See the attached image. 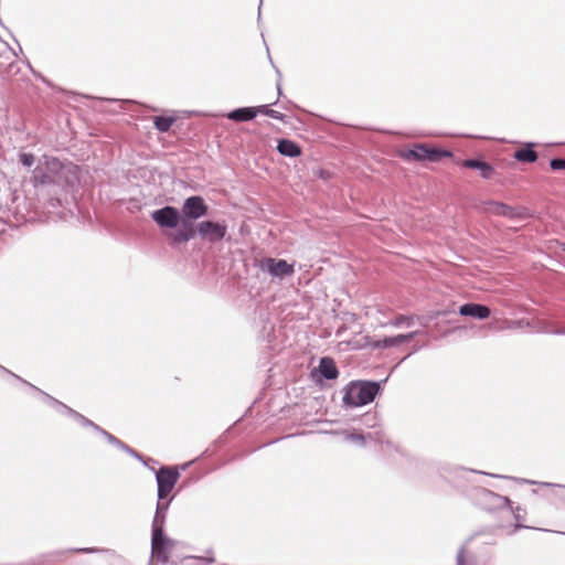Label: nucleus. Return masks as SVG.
<instances>
[{"label":"nucleus","instance_id":"28","mask_svg":"<svg viewBox=\"0 0 565 565\" xmlns=\"http://www.w3.org/2000/svg\"><path fill=\"white\" fill-rule=\"evenodd\" d=\"M550 167L553 170H565V159L554 158L550 161Z\"/></svg>","mask_w":565,"mask_h":565},{"label":"nucleus","instance_id":"20","mask_svg":"<svg viewBox=\"0 0 565 565\" xmlns=\"http://www.w3.org/2000/svg\"><path fill=\"white\" fill-rule=\"evenodd\" d=\"M530 216L527 209L525 207H513L508 205V211L505 212V217L511 220H524Z\"/></svg>","mask_w":565,"mask_h":565},{"label":"nucleus","instance_id":"38","mask_svg":"<svg viewBox=\"0 0 565 565\" xmlns=\"http://www.w3.org/2000/svg\"><path fill=\"white\" fill-rule=\"evenodd\" d=\"M544 487H561L559 484L551 483V482H542L541 483Z\"/></svg>","mask_w":565,"mask_h":565},{"label":"nucleus","instance_id":"41","mask_svg":"<svg viewBox=\"0 0 565 565\" xmlns=\"http://www.w3.org/2000/svg\"><path fill=\"white\" fill-rule=\"evenodd\" d=\"M519 511H520V508L516 509V513L514 514L516 521H519V519L521 516V513H519Z\"/></svg>","mask_w":565,"mask_h":565},{"label":"nucleus","instance_id":"6","mask_svg":"<svg viewBox=\"0 0 565 565\" xmlns=\"http://www.w3.org/2000/svg\"><path fill=\"white\" fill-rule=\"evenodd\" d=\"M260 269L267 271L271 277L280 279L291 276L295 271L292 264H288L285 259L273 257L264 258L260 262Z\"/></svg>","mask_w":565,"mask_h":565},{"label":"nucleus","instance_id":"24","mask_svg":"<svg viewBox=\"0 0 565 565\" xmlns=\"http://www.w3.org/2000/svg\"><path fill=\"white\" fill-rule=\"evenodd\" d=\"M98 435L103 436L109 444L116 446L121 450L128 449V446L126 444H124L121 440H119L117 437L106 431L105 429H102V431Z\"/></svg>","mask_w":565,"mask_h":565},{"label":"nucleus","instance_id":"36","mask_svg":"<svg viewBox=\"0 0 565 565\" xmlns=\"http://www.w3.org/2000/svg\"><path fill=\"white\" fill-rule=\"evenodd\" d=\"M463 556H465V548H463V547H461V548L459 550V552H458V555H457V559H458V563H459V564H462V562H463Z\"/></svg>","mask_w":565,"mask_h":565},{"label":"nucleus","instance_id":"12","mask_svg":"<svg viewBox=\"0 0 565 565\" xmlns=\"http://www.w3.org/2000/svg\"><path fill=\"white\" fill-rule=\"evenodd\" d=\"M58 407L65 409V412L67 413V416L72 417L74 420H76L77 423H79L83 427H89L92 428L96 434H99L102 431V427H99L98 425H96L95 423H93L90 419L86 418L85 416H83L82 414H79L78 412L72 409L71 407L64 405L63 403L58 402V401H53Z\"/></svg>","mask_w":565,"mask_h":565},{"label":"nucleus","instance_id":"10","mask_svg":"<svg viewBox=\"0 0 565 565\" xmlns=\"http://www.w3.org/2000/svg\"><path fill=\"white\" fill-rule=\"evenodd\" d=\"M459 313L461 316L484 320L489 318L491 311L489 307L484 305L469 302L459 307Z\"/></svg>","mask_w":565,"mask_h":565},{"label":"nucleus","instance_id":"33","mask_svg":"<svg viewBox=\"0 0 565 565\" xmlns=\"http://www.w3.org/2000/svg\"><path fill=\"white\" fill-rule=\"evenodd\" d=\"M268 117H271L274 119H278V120H282L284 119V115L277 110H274V109H270L269 113H268Z\"/></svg>","mask_w":565,"mask_h":565},{"label":"nucleus","instance_id":"43","mask_svg":"<svg viewBox=\"0 0 565 565\" xmlns=\"http://www.w3.org/2000/svg\"><path fill=\"white\" fill-rule=\"evenodd\" d=\"M277 89H278V93L281 94V89H280L279 85L277 86Z\"/></svg>","mask_w":565,"mask_h":565},{"label":"nucleus","instance_id":"45","mask_svg":"<svg viewBox=\"0 0 565 565\" xmlns=\"http://www.w3.org/2000/svg\"><path fill=\"white\" fill-rule=\"evenodd\" d=\"M30 387L38 391L36 386H33V384H30Z\"/></svg>","mask_w":565,"mask_h":565},{"label":"nucleus","instance_id":"32","mask_svg":"<svg viewBox=\"0 0 565 565\" xmlns=\"http://www.w3.org/2000/svg\"><path fill=\"white\" fill-rule=\"evenodd\" d=\"M254 109L257 111V115L262 114V115H266V116H268V113L270 110L268 105H262L258 107H254Z\"/></svg>","mask_w":565,"mask_h":565},{"label":"nucleus","instance_id":"11","mask_svg":"<svg viewBox=\"0 0 565 565\" xmlns=\"http://www.w3.org/2000/svg\"><path fill=\"white\" fill-rule=\"evenodd\" d=\"M417 334L416 331L407 333V334H398L395 337H387L382 340H376L372 343V347L374 349H384V348H392L397 347L404 343L409 342L415 335Z\"/></svg>","mask_w":565,"mask_h":565},{"label":"nucleus","instance_id":"30","mask_svg":"<svg viewBox=\"0 0 565 565\" xmlns=\"http://www.w3.org/2000/svg\"><path fill=\"white\" fill-rule=\"evenodd\" d=\"M43 395L45 396V398L50 402V404L55 407V409L61 413V414H64V415H67V413L65 412V409L58 407L53 401H56L55 398H53L52 396L47 395V394H44Z\"/></svg>","mask_w":565,"mask_h":565},{"label":"nucleus","instance_id":"29","mask_svg":"<svg viewBox=\"0 0 565 565\" xmlns=\"http://www.w3.org/2000/svg\"><path fill=\"white\" fill-rule=\"evenodd\" d=\"M413 322V318L411 317H406V316H398L396 317V319L392 322L393 326H402V324H406V326H411Z\"/></svg>","mask_w":565,"mask_h":565},{"label":"nucleus","instance_id":"16","mask_svg":"<svg viewBox=\"0 0 565 565\" xmlns=\"http://www.w3.org/2000/svg\"><path fill=\"white\" fill-rule=\"evenodd\" d=\"M277 150L280 154L290 158L297 157L301 153L299 146L296 142L288 139L279 140L277 145Z\"/></svg>","mask_w":565,"mask_h":565},{"label":"nucleus","instance_id":"3","mask_svg":"<svg viewBox=\"0 0 565 565\" xmlns=\"http://www.w3.org/2000/svg\"><path fill=\"white\" fill-rule=\"evenodd\" d=\"M179 472L174 468L162 467L156 473L158 484V499L164 500L173 490L179 480Z\"/></svg>","mask_w":565,"mask_h":565},{"label":"nucleus","instance_id":"35","mask_svg":"<svg viewBox=\"0 0 565 565\" xmlns=\"http://www.w3.org/2000/svg\"><path fill=\"white\" fill-rule=\"evenodd\" d=\"M125 452L131 455L132 457L137 458V459H141V457L139 456L138 452H136L134 449H131L129 446H128V449H122Z\"/></svg>","mask_w":565,"mask_h":565},{"label":"nucleus","instance_id":"26","mask_svg":"<svg viewBox=\"0 0 565 565\" xmlns=\"http://www.w3.org/2000/svg\"><path fill=\"white\" fill-rule=\"evenodd\" d=\"M166 520V514L156 511L153 521H152V532L156 530H163V523Z\"/></svg>","mask_w":565,"mask_h":565},{"label":"nucleus","instance_id":"14","mask_svg":"<svg viewBox=\"0 0 565 565\" xmlns=\"http://www.w3.org/2000/svg\"><path fill=\"white\" fill-rule=\"evenodd\" d=\"M257 116L254 107H242L230 111L226 117L233 121H248Z\"/></svg>","mask_w":565,"mask_h":565},{"label":"nucleus","instance_id":"39","mask_svg":"<svg viewBox=\"0 0 565 565\" xmlns=\"http://www.w3.org/2000/svg\"><path fill=\"white\" fill-rule=\"evenodd\" d=\"M81 551L85 552V553H94V552H97L98 550H96V548H83Z\"/></svg>","mask_w":565,"mask_h":565},{"label":"nucleus","instance_id":"17","mask_svg":"<svg viewBox=\"0 0 565 565\" xmlns=\"http://www.w3.org/2000/svg\"><path fill=\"white\" fill-rule=\"evenodd\" d=\"M463 166L466 168L479 170L481 173V177L484 179L490 178V174L492 172V167L484 161L468 159V160L463 161Z\"/></svg>","mask_w":565,"mask_h":565},{"label":"nucleus","instance_id":"15","mask_svg":"<svg viewBox=\"0 0 565 565\" xmlns=\"http://www.w3.org/2000/svg\"><path fill=\"white\" fill-rule=\"evenodd\" d=\"M319 372L327 380H334L338 377V369L333 360L329 358H322L319 363Z\"/></svg>","mask_w":565,"mask_h":565},{"label":"nucleus","instance_id":"18","mask_svg":"<svg viewBox=\"0 0 565 565\" xmlns=\"http://www.w3.org/2000/svg\"><path fill=\"white\" fill-rule=\"evenodd\" d=\"M533 145L530 143L527 147L519 149L514 153V158L522 162H534L537 159V153L531 148Z\"/></svg>","mask_w":565,"mask_h":565},{"label":"nucleus","instance_id":"8","mask_svg":"<svg viewBox=\"0 0 565 565\" xmlns=\"http://www.w3.org/2000/svg\"><path fill=\"white\" fill-rule=\"evenodd\" d=\"M451 153L446 150H439L436 148H428L425 145H417L414 149H411L405 153L406 159H414L417 161L428 160L436 162L443 157H450Z\"/></svg>","mask_w":565,"mask_h":565},{"label":"nucleus","instance_id":"9","mask_svg":"<svg viewBox=\"0 0 565 565\" xmlns=\"http://www.w3.org/2000/svg\"><path fill=\"white\" fill-rule=\"evenodd\" d=\"M151 218L160 226L174 228L180 222V212L173 206H164L151 213Z\"/></svg>","mask_w":565,"mask_h":565},{"label":"nucleus","instance_id":"40","mask_svg":"<svg viewBox=\"0 0 565 565\" xmlns=\"http://www.w3.org/2000/svg\"><path fill=\"white\" fill-rule=\"evenodd\" d=\"M522 482H524V483H531V484H535V483H537L536 481H532V480H527V479H522Z\"/></svg>","mask_w":565,"mask_h":565},{"label":"nucleus","instance_id":"19","mask_svg":"<svg viewBox=\"0 0 565 565\" xmlns=\"http://www.w3.org/2000/svg\"><path fill=\"white\" fill-rule=\"evenodd\" d=\"M174 120L175 119L173 117L157 116L153 119V125L159 131L166 132L171 128Z\"/></svg>","mask_w":565,"mask_h":565},{"label":"nucleus","instance_id":"25","mask_svg":"<svg viewBox=\"0 0 565 565\" xmlns=\"http://www.w3.org/2000/svg\"><path fill=\"white\" fill-rule=\"evenodd\" d=\"M344 440L351 444H355L359 446H363L365 443V437L362 434L358 433H343Z\"/></svg>","mask_w":565,"mask_h":565},{"label":"nucleus","instance_id":"27","mask_svg":"<svg viewBox=\"0 0 565 565\" xmlns=\"http://www.w3.org/2000/svg\"><path fill=\"white\" fill-rule=\"evenodd\" d=\"M19 161L24 166L30 168L33 166L35 158L32 153L22 152L19 154Z\"/></svg>","mask_w":565,"mask_h":565},{"label":"nucleus","instance_id":"31","mask_svg":"<svg viewBox=\"0 0 565 565\" xmlns=\"http://www.w3.org/2000/svg\"><path fill=\"white\" fill-rule=\"evenodd\" d=\"M168 508H169V502H163V500H159L158 503H157L156 511L166 514V511L168 510Z\"/></svg>","mask_w":565,"mask_h":565},{"label":"nucleus","instance_id":"4","mask_svg":"<svg viewBox=\"0 0 565 565\" xmlns=\"http://www.w3.org/2000/svg\"><path fill=\"white\" fill-rule=\"evenodd\" d=\"M195 227L196 234L210 243L222 241L227 232L225 222L202 221Z\"/></svg>","mask_w":565,"mask_h":565},{"label":"nucleus","instance_id":"44","mask_svg":"<svg viewBox=\"0 0 565 565\" xmlns=\"http://www.w3.org/2000/svg\"><path fill=\"white\" fill-rule=\"evenodd\" d=\"M30 387L38 391L36 386H33V384H30Z\"/></svg>","mask_w":565,"mask_h":565},{"label":"nucleus","instance_id":"5","mask_svg":"<svg viewBox=\"0 0 565 565\" xmlns=\"http://www.w3.org/2000/svg\"><path fill=\"white\" fill-rule=\"evenodd\" d=\"M181 211L184 220L191 222L205 216L209 206L205 204L202 196L193 195L184 200Z\"/></svg>","mask_w":565,"mask_h":565},{"label":"nucleus","instance_id":"42","mask_svg":"<svg viewBox=\"0 0 565 565\" xmlns=\"http://www.w3.org/2000/svg\"><path fill=\"white\" fill-rule=\"evenodd\" d=\"M519 511H520V508L516 509V513L514 514L516 521H519V519L521 516V513H519Z\"/></svg>","mask_w":565,"mask_h":565},{"label":"nucleus","instance_id":"23","mask_svg":"<svg viewBox=\"0 0 565 565\" xmlns=\"http://www.w3.org/2000/svg\"><path fill=\"white\" fill-rule=\"evenodd\" d=\"M98 435L103 436L109 444L116 446L121 450L128 449V446L126 444H124L121 440H119L117 437L106 431L105 429H102V431Z\"/></svg>","mask_w":565,"mask_h":565},{"label":"nucleus","instance_id":"13","mask_svg":"<svg viewBox=\"0 0 565 565\" xmlns=\"http://www.w3.org/2000/svg\"><path fill=\"white\" fill-rule=\"evenodd\" d=\"M196 234V227H192V223L183 220V228L170 234V238L172 241V244H182L191 241L194 238Z\"/></svg>","mask_w":565,"mask_h":565},{"label":"nucleus","instance_id":"21","mask_svg":"<svg viewBox=\"0 0 565 565\" xmlns=\"http://www.w3.org/2000/svg\"><path fill=\"white\" fill-rule=\"evenodd\" d=\"M486 212L492 213L494 215L504 216L505 212L508 211V205L501 202H493L490 201L487 203L484 207Z\"/></svg>","mask_w":565,"mask_h":565},{"label":"nucleus","instance_id":"34","mask_svg":"<svg viewBox=\"0 0 565 565\" xmlns=\"http://www.w3.org/2000/svg\"><path fill=\"white\" fill-rule=\"evenodd\" d=\"M125 452L131 455L132 457L137 458V459H141V457L139 456L138 452H136L134 449H131L129 446H128V449H122Z\"/></svg>","mask_w":565,"mask_h":565},{"label":"nucleus","instance_id":"22","mask_svg":"<svg viewBox=\"0 0 565 565\" xmlns=\"http://www.w3.org/2000/svg\"><path fill=\"white\" fill-rule=\"evenodd\" d=\"M486 495L491 499V502L498 508H508L511 505V500L508 497L497 494L492 491H486Z\"/></svg>","mask_w":565,"mask_h":565},{"label":"nucleus","instance_id":"2","mask_svg":"<svg viewBox=\"0 0 565 565\" xmlns=\"http://www.w3.org/2000/svg\"><path fill=\"white\" fill-rule=\"evenodd\" d=\"M62 168V162L58 159L47 156L42 157L33 171L34 185L39 186L55 182V175L60 173Z\"/></svg>","mask_w":565,"mask_h":565},{"label":"nucleus","instance_id":"37","mask_svg":"<svg viewBox=\"0 0 565 565\" xmlns=\"http://www.w3.org/2000/svg\"><path fill=\"white\" fill-rule=\"evenodd\" d=\"M0 372L1 373H6V374H10L17 379H19V376H17L15 374L11 373L9 370L4 369L3 366L0 365Z\"/></svg>","mask_w":565,"mask_h":565},{"label":"nucleus","instance_id":"1","mask_svg":"<svg viewBox=\"0 0 565 565\" xmlns=\"http://www.w3.org/2000/svg\"><path fill=\"white\" fill-rule=\"evenodd\" d=\"M379 391L377 382H351L344 390L343 403L349 407L366 405L373 402Z\"/></svg>","mask_w":565,"mask_h":565},{"label":"nucleus","instance_id":"7","mask_svg":"<svg viewBox=\"0 0 565 565\" xmlns=\"http://www.w3.org/2000/svg\"><path fill=\"white\" fill-rule=\"evenodd\" d=\"M172 542L164 535L163 530H156L151 537V555L161 563L169 558L168 552L172 547Z\"/></svg>","mask_w":565,"mask_h":565}]
</instances>
